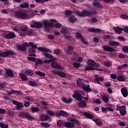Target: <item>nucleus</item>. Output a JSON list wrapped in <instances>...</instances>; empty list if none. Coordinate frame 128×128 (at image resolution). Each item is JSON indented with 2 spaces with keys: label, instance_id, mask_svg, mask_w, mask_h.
Returning a JSON list of instances; mask_svg holds the SVG:
<instances>
[{
  "label": "nucleus",
  "instance_id": "obj_1",
  "mask_svg": "<svg viewBox=\"0 0 128 128\" xmlns=\"http://www.w3.org/2000/svg\"><path fill=\"white\" fill-rule=\"evenodd\" d=\"M26 46H32V48H30L28 50L29 56H36V50H34V48H38V46L34 44V43L30 42L29 44L24 42L22 45H17L16 50H26Z\"/></svg>",
  "mask_w": 128,
  "mask_h": 128
},
{
  "label": "nucleus",
  "instance_id": "obj_2",
  "mask_svg": "<svg viewBox=\"0 0 128 128\" xmlns=\"http://www.w3.org/2000/svg\"><path fill=\"white\" fill-rule=\"evenodd\" d=\"M38 50L42 52V56H45V58H52L54 56L50 54L52 52V50H50L45 48V47H39L38 48ZM48 52L49 54H48Z\"/></svg>",
  "mask_w": 128,
  "mask_h": 128
},
{
  "label": "nucleus",
  "instance_id": "obj_3",
  "mask_svg": "<svg viewBox=\"0 0 128 128\" xmlns=\"http://www.w3.org/2000/svg\"><path fill=\"white\" fill-rule=\"evenodd\" d=\"M88 66L85 68L86 70H92L95 68H98V64H96V62L92 60H89L88 62Z\"/></svg>",
  "mask_w": 128,
  "mask_h": 128
},
{
  "label": "nucleus",
  "instance_id": "obj_4",
  "mask_svg": "<svg viewBox=\"0 0 128 128\" xmlns=\"http://www.w3.org/2000/svg\"><path fill=\"white\" fill-rule=\"evenodd\" d=\"M70 122H64V126H66V128H72L76 126V125L74 124H76V126H80V122L76 120L70 119Z\"/></svg>",
  "mask_w": 128,
  "mask_h": 128
},
{
  "label": "nucleus",
  "instance_id": "obj_5",
  "mask_svg": "<svg viewBox=\"0 0 128 128\" xmlns=\"http://www.w3.org/2000/svg\"><path fill=\"white\" fill-rule=\"evenodd\" d=\"M82 95H84V91L76 90L74 91V94L72 95V97L76 98L77 100H82Z\"/></svg>",
  "mask_w": 128,
  "mask_h": 128
},
{
  "label": "nucleus",
  "instance_id": "obj_6",
  "mask_svg": "<svg viewBox=\"0 0 128 128\" xmlns=\"http://www.w3.org/2000/svg\"><path fill=\"white\" fill-rule=\"evenodd\" d=\"M54 22H56V20H52L51 22H48V20L43 21L42 24L45 28H54Z\"/></svg>",
  "mask_w": 128,
  "mask_h": 128
},
{
  "label": "nucleus",
  "instance_id": "obj_7",
  "mask_svg": "<svg viewBox=\"0 0 128 128\" xmlns=\"http://www.w3.org/2000/svg\"><path fill=\"white\" fill-rule=\"evenodd\" d=\"M15 16L16 18H30L26 13L22 12L16 13Z\"/></svg>",
  "mask_w": 128,
  "mask_h": 128
},
{
  "label": "nucleus",
  "instance_id": "obj_8",
  "mask_svg": "<svg viewBox=\"0 0 128 128\" xmlns=\"http://www.w3.org/2000/svg\"><path fill=\"white\" fill-rule=\"evenodd\" d=\"M116 110H119L120 114L122 116H124L126 114V106H120V105H116Z\"/></svg>",
  "mask_w": 128,
  "mask_h": 128
},
{
  "label": "nucleus",
  "instance_id": "obj_9",
  "mask_svg": "<svg viewBox=\"0 0 128 128\" xmlns=\"http://www.w3.org/2000/svg\"><path fill=\"white\" fill-rule=\"evenodd\" d=\"M75 12L76 14L78 16H92V13L90 12H87L86 10H83L82 12L76 10Z\"/></svg>",
  "mask_w": 128,
  "mask_h": 128
},
{
  "label": "nucleus",
  "instance_id": "obj_10",
  "mask_svg": "<svg viewBox=\"0 0 128 128\" xmlns=\"http://www.w3.org/2000/svg\"><path fill=\"white\" fill-rule=\"evenodd\" d=\"M60 34H63L65 38H68L70 36V34L68 33V29L66 28H62L60 31Z\"/></svg>",
  "mask_w": 128,
  "mask_h": 128
},
{
  "label": "nucleus",
  "instance_id": "obj_11",
  "mask_svg": "<svg viewBox=\"0 0 128 128\" xmlns=\"http://www.w3.org/2000/svg\"><path fill=\"white\" fill-rule=\"evenodd\" d=\"M104 81L103 77H100L98 75L94 76V82L95 84H102L100 83Z\"/></svg>",
  "mask_w": 128,
  "mask_h": 128
},
{
  "label": "nucleus",
  "instance_id": "obj_12",
  "mask_svg": "<svg viewBox=\"0 0 128 128\" xmlns=\"http://www.w3.org/2000/svg\"><path fill=\"white\" fill-rule=\"evenodd\" d=\"M12 103L14 104H15L16 106V110H22V108H24V104H22L16 101L15 100H14L12 101Z\"/></svg>",
  "mask_w": 128,
  "mask_h": 128
},
{
  "label": "nucleus",
  "instance_id": "obj_13",
  "mask_svg": "<svg viewBox=\"0 0 128 128\" xmlns=\"http://www.w3.org/2000/svg\"><path fill=\"white\" fill-rule=\"evenodd\" d=\"M30 28H42V23L36 22L30 26Z\"/></svg>",
  "mask_w": 128,
  "mask_h": 128
},
{
  "label": "nucleus",
  "instance_id": "obj_14",
  "mask_svg": "<svg viewBox=\"0 0 128 128\" xmlns=\"http://www.w3.org/2000/svg\"><path fill=\"white\" fill-rule=\"evenodd\" d=\"M12 54H14V52L12 51H8L2 52L0 56H2V58H6V56H12Z\"/></svg>",
  "mask_w": 128,
  "mask_h": 128
},
{
  "label": "nucleus",
  "instance_id": "obj_15",
  "mask_svg": "<svg viewBox=\"0 0 128 128\" xmlns=\"http://www.w3.org/2000/svg\"><path fill=\"white\" fill-rule=\"evenodd\" d=\"M62 100L63 102H66V104H70L72 102V98H66L63 96L62 98Z\"/></svg>",
  "mask_w": 128,
  "mask_h": 128
},
{
  "label": "nucleus",
  "instance_id": "obj_16",
  "mask_svg": "<svg viewBox=\"0 0 128 128\" xmlns=\"http://www.w3.org/2000/svg\"><path fill=\"white\" fill-rule=\"evenodd\" d=\"M103 49L104 50H106V52H114V48L108 46H103Z\"/></svg>",
  "mask_w": 128,
  "mask_h": 128
},
{
  "label": "nucleus",
  "instance_id": "obj_17",
  "mask_svg": "<svg viewBox=\"0 0 128 128\" xmlns=\"http://www.w3.org/2000/svg\"><path fill=\"white\" fill-rule=\"evenodd\" d=\"M51 66L53 68H56L57 70H62V68L60 64H58L56 62H52L51 63Z\"/></svg>",
  "mask_w": 128,
  "mask_h": 128
},
{
  "label": "nucleus",
  "instance_id": "obj_18",
  "mask_svg": "<svg viewBox=\"0 0 128 128\" xmlns=\"http://www.w3.org/2000/svg\"><path fill=\"white\" fill-rule=\"evenodd\" d=\"M76 38H79L80 40H82V42H83L85 44H88V42L86 41H84V38L82 37V34H80L76 33Z\"/></svg>",
  "mask_w": 128,
  "mask_h": 128
},
{
  "label": "nucleus",
  "instance_id": "obj_19",
  "mask_svg": "<svg viewBox=\"0 0 128 128\" xmlns=\"http://www.w3.org/2000/svg\"><path fill=\"white\" fill-rule=\"evenodd\" d=\"M121 92H122L123 96H124V98L128 97V90L126 88H121Z\"/></svg>",
  "mask_w": 128,
  "mask_h": 128
},
{
  "label": "nucleus",
  "instance_id": "obj_20",
  "mask_svg": "<svg viewBox=\"0 0 128 128\" xmlns=\"http://www.w3.org/2000/svg\"><path fill=\"white\" fill-rule=\"evenodd\" d=\"M82 90H85L87 92H92V89L90 88V85L89 84H83V86H82Z\"/></svg>",
  "mask_w": 128,
  "mask_h": 128
},
{
  "label": "nucleus",
  "instance_id": "obj_21",
  "mask_svg": "<svg viewBox=\"0 0 128 128\" xmlns=\"http://www.w3.org/2000/svg\"><path fill=\"white\" fill-rule=\"evenodd\" d=\"M5 37L6 38L10 40V38H15L16 34H14V33L12 32H10L8 34H6Z\"/></svg>",
  "mask_w": 128,
  "mask_h": 128
},
{
  "label": "nucleus",
  "instance_id": "obj_22",
  "mask_svg": "<svg viewBox=\"0 0 128 128\" xmlns=\"http://www.w3.org/2000/svg\"><path fill=\"white\" fill-rule=\"evenodd\" d=\"M5 70L6 74H7V76H8L12 78L14 76L12 70L8 69H5Z\"/></svg>",
  "mask_w": 128,
  "mask_h": 128
},
{
  "label": "nucleus",
  "instance_id": "obj_23",
  "mask_svg": "<svg viewBox=\"0 0 128 128\" xmlns=\"http://www.w3.org/2000/svg\"><path fill=\"white\" fill-rule=\"evenodd\" d=\"M113 30H114L116 34H122V32L124 30V29L120 28V27H114Z\"/></svg>",
  "mask_w": 128,
  "mask_h": 128
},
{
  "label": "nucleus",
  "instance_id": "obj_24",
  "mask_svg": "<svg viewBox=\"0 0 128 128\" xmlns=\"http://www.w3.org/2000/svg\"><path fill=\"white\" fill-rule=\"evenodd\" d=\"M78 20L74 16L71 15L69 16V18L68 19V22H76Z\"/></svg>",
  "mask_w": 128,
  "mask_h": 128
},
{
  "label": "nucleus",
  "instance_id": "obj_25",
  "mask_svg": "<svg viewBox=\"0 0 128 128\" xmlns=\"http://www.w3.org/2000/svg\"><path fill=\"white\" fill-rule=\"evenodd\" d=\"M28 114V113L25 112H21L19 113L18 116H20V118H26Z\"/></svg>",
  "mask_w": 128,
  "mask_h": 128
},
{
  "label": "nucleus",
  "instance_id": "obj_26",
  "mask_svg": "<svg viewBox=\"0 0 128 128\" xmlns=\"http://www.w3.org/2000/svg\"><path fill=\"white\" fill-rule=\"evenodd\" d=\"M109 44L112 46H120V42L116 41L110 40L109 41Z\"/></svg>",
  "mask_w": 128,
  "mask_h": 128
},
{
  "label": "nucleus",
  "instance_id": "obj_27",
  "mask_svg": "<svg viewBox=\"0 0 128 128\" xmlns=\"http://www.w3.org/2000/svg\"><path fill=\"white\" fill-rule=\"evenodd\" d=\"M25 74L28 76H32L34 74V72L32 70H26Z\"/></svg>",
  "mask_w": 128,
  "mask_h": 128
},
{
  "label": "nucleus",
  "instance_id": "obj_28",
  "mask_svg": "<svg viewBox=\"0 0 128 128\" xmlns=\"http://www.w3.org/2000/svg\"><path fill=\"white\" fill-rule=\"evenodd\" d=\"M40 118L41 120L44 122V120H50V117L46 115H42Z\"/></svg>",
  "mask_w": 128,
  "mask_h": 128
},
{
  "label": "nucleus",
  "instance_id": "obj_29",
  "mask_svg": "<svg viewBox=\"0 0 128 128\" xmlns=\"http://www.w3.org/2000/svg\"><path fill=\"white\" fill-rule=\"evenodd\" d=\"M86 106V101H82L78 104V108H84Z\"/></svg>",
  "mask_w": 128,
  "mask_h": 128
},
{
  "label": "nucleus",
  "instance_id": "obj_30",
  "mask_svg": "<svg viewBox=\"0 0 128 128\" xmlns=\"http://www.w3.org/2000/svg\"><path fill=\"white\" fill-rule=\"evenodd\" d=\"M30 110L32 112H40V110L38 108H36V107H32L30 109Z\"/></svg>",
  "mask_w": 128,
  "mask_h": 128
},
{
  "label": "nucleus",
  "instance_id": "obj_31",
  "mask_svg": "<svg viewBox=\"0 0 128 128\" xmlns=\"http://www.w3.org/2000/svg\"><path fill=\"white\" fill-rule=\"evenodd\" d=\"M20 76L22 80H28V78H26V76L24 75V74L22 73L20 74Z\"/></svg>",
  "mask_w": 128,
  "mask_h": 128
},
{
  "label": "nucleus",
  "instance_id": "obj_32",
  "mask_svg": "<svg viewBox=\"0 0 128 128\" xmlns=\"http://www.w3.org/2000/svg\"><path fill=\"white\" fill-rule=\"evenodd\" d=\"M64 122H66L59 120L57 122V126H64Z\"/></svg>",
  "mask_w": 128,
  "mask_h": 128
},
{
  "label": "nucleus",
  "instance_id": "obj_33",
  "mask_svg": "<svg viewBox=\"0 0 128 128\" xmlns=\"http://www.w3.org/2000/svg\"><path fill=\"white\" fill-rule=\"evenodd\" d=\"M72 47L68 46L66 50V54H72Z\"/></svg>",
  "mask_w": 128,
  "mask_h": 128
},
{
  "label": "nucleus",
  "instance_id": "obj_34",
  "mask_svg": "<svg viewBox=\"0 0 128 128\" xmlns=\"http://www.w3.org/2000/svg\"><path fill=\"white\" fill-rule=\"evenodd\" d=\"M76 82L78 86H81L82 88V86L84 84V82H82V80L79 79L77 80Z\"/></svg>",
  "mask_w": 128,
  "mask_h": 128
},
{
  "label": "nucleus",
  "instance_id": "obj_35",
  "mask_svg": "<svg viewBox=\"0 0 128 128\" xmlns=\"http://www.w3.org/2000/svg\"><path fill=\"white\" fill-rule=\"evenodd\" d=\"M28 84L30 86H38V84L35 81H29Z\"/></svg>",
  "mask_w": 128,
  "mask_h": 128
},
{
  "label": "nucleus",
  "instance_id": "obj_36",
  "mask_svg": "<svg viewBox=\"0 0 128 128\" xmlns=\"http://www.w3.org/2000/svg\"><path fill=\"white\" fill-rule=\"evenodd\" d=\"M48 106V104H46V102L42 101L40 102V106L41 108H46V106Z\"/></svg>",
  "mask_w": 128,
  "mask_h": 128
},
{
  "label": "nucleus",
  "instance_id": "obj_37",
  "mask_svg": "<svg viewBox=\"0 0 128 128\" xmlns=\"http://www.w3.org/2000/svg\"><path fill=\"white\" fill-rule=\"evenodd\" d=\"M117 80L118 82H124V80H126V77L122 76H120L118 78Z\"/></svg>",
  "mask_w": 128,
  "mask_h": 128
},
{
  "label": "nucleus",
  "instance_id": "obj_38",
  "mask_svg": "<svg viewBox=\"0 0 128 128\" xmlns=\"http://www.w3.org/2000/svg\"><path fill=\"white\" fill-rule=\"evenodd\" d=\"M60 114L62 116H68V114L64 110H60Z\"/></svg>",
  "mask_w": 128,
  "mask_h": 128
},
{
  "label": "nucleus",
  "instance_id": "obj_39",
  "mask_svg": "<svg viewBox=\"0 0 128 128\" xmlns=\"http://www.w3.org/2000/svg\"><path fill=\"white\" fill-rule=\"evenodd\" d=\"M102 100L104 102H108V96L106 95L102 96Z\"/></svg>",
  "mask_w": 128,
  "mask_h": 128
},
{
  "label": "nucleus",
  "instance_id": "obj_40",
  "mask_svg": "<svg viewBox=\"0 0 128 128\" xmlns=\"http://www.w3.org/2000/svg\"><path fill=\"white\" fill-rule=\"evenodd\" d=\"M72 14V12L69 10H65L64 12V14L66 16H68L70 14Z\"/></svg>",
  "mask_w": 128,
  "mask_h": 128
},
{
  "label": "nucleus",
  "instance_id": "obj_41",
  "mask_svg": "<svg viewBox=\"0 0 128 128\" xmlns=\"http://www.w3.org/2000/svg\"><path fill=\"white\" fill-rule=\"evenodd\" d=\"M84 116L86 118H94V116L88 113H84Z\"/></svg>",
  "mask_w": 128,
  "mask_h": 128
},
{
  "label": "nucleus",
  "instance_id": "obj_42",
  "mask_svg": "<svg viewBox=\"0 0 128 128\" xmlns=\"http://www.w3.org/2000/svg\"><path fill=\"white\" fill-rule=\"evenodd\" d=\"M20 8H28V3H24L20 5Z\"/></svg>",
  "mask_w": 128,
  "mask_h": 128
},
{
  "label": "nucleus",
  "instance_id": "obj_43",
  "mask_svg": "<svg viewBox=\"0 0 128 128\" xmlns=\"http://www.w3.org/2000/svg\"><path fill=\"white\" fill-rule=\"evenodd\" d=\"M124 68H128V65L127 64H124L123 65L121 66H118V69L119 70H124Z\"/></svg>",
  "mask_w": 128,
  "mask_h": 128
},
{
  "label": "nucleus",
  "instance_id": "obj_44",
  "mask_svg": "<svg viewBox=\"0 0 128 128\" xmlns=\"http://www.w3.org/2000/svg\"><path fill=\"white\" fill-rule=\"evenodd\" d=\"M94 122L97 124V126H101L102 122L100 119H95L94 120Z\"/></svg>",
  "mask_w": 128,
  "mask_h": 128
},
{
  "label": "nucleus",
  "instance_id": "obj_45",
  "mask_svg": "<svg viewBox=\"0 0 128 128\" xmlns=\"http://www.w3.org/2000/svg\"><path fill=\"white\" fill-rule=\"evenodd\" d=\"M92 4L94 6H96V8H98V6H100V2L94 1L92 2Z\"/></svg>",
  "mask_w": 128,
  "mask_h": 128
},
{
  "label": "nucleus",
  "instance_id": "obj_46",
  "mask_svg": "<svg viewBox=\"0 0 128 128\" xmlns=\"http://www.w3.org/2000/svg\"><path fill=\"white\" fill-rule=\"evenodd\" d=\"M35 74H38V76H46V74L44 73L40 72V71L36 72Z\"/></svg>",
  "mask_w": 128,
  "mask_h": 128
},
{
  "label": "nucleus",
  "instance_id": "obj_47",
  "mask_svg": "<svg viewBox=\"0 0 128 128\" xmlns=\"http://www.w3.org/2000/svg\"><path fill=\"white\" fill-rule=\"evenodd\" d=\"M41 126H44V128H50V124L46 122H41Z\"/></svg>",
  "mask_w": 128,
  "mask_h": 128
},
{
  "label": "nucleus",
  "instance_id": "obj_48",
  "mask_svg": "<svg viewBox=\"0 0 128 128\" xmlns=\"http://www.w3.org/2000/svg\"><path fill=\"white\" fill-rule=\"evenodd\" d=\"M58 76H61V78H64L66 77V74L64 72L59 71Z\"/></svg>",
  "mask_w": 128,
  "mask_h": 128
},
{
  "label": "nucleus",
  "instance_id": "obj_49",
  "mask_svg": "<svg viewBox=\"0 0 128 128\" xmlns=\"http://www.w3.org/2000/svg\"><path fill=\"white\" fill-rule=\"evenodd\" d=\"M35 62H36V64H44V62H42V60L40 59H37Z\"/></svg>",
  "mask_w": 128,
  "mask_h": 128
},
{
  "label": "nucleus",
  "instance_id": "obj_50",
  "mask_svg": "<svg viewBox=\"0 0 128 128\" xmlns=\"http://www.w3.org/2000/svg\"><path fill=\"white\" fill-rule=\"evenodd\" d=\"M60 71L57 70H52L51 71V74H54V76H56L58 74V72Z\"/></svg>",
  "mask_w": 128,
  "mask_h": 128
},
{
  "label": "nucleus",
  "instance_id": "obj_51",
  "mask_svg": "<svg viewBox=\"0 0 128 128\" xmlns=\"http://www.w3.org/2000/svg\"><path fill=\"white\" fill-rule=\"evenodd\" d=\"M104 64L106 66H112V62L110 61H107L104 62Z\"/></svg>",
  "mask_w": 128,
  "mask_h": 128
},
{
  "label": "nucleus",
  "instance_id": "obj_52",
  "mask_svg": "<svg viewBox=\"0 0 128 128\" xmlns=\"http://www.w3.org/2000/svg\"><path fill=\"white\" fill-rule=\"evenodd\" d=\"M124 52H127L128 54V46H124L122 48Z\"/></svg>",
  "mask_w": 128,
  "mask_h": 128
},
{
  "label": "nucleus",
  "instance_id": "obj_53",
  "mask_svg": "<svg viewBox=\"0 0 128 128\" xmlns=\"http://www.w3.org/2000/svg\"><path fill=\"white\" fill-rule=\"evenodd\" d=\"M26 118H28L30 120H34V118L30 114L28 113V114L27 116V117H26Z\"/></svg>",
  "mask_w": 128,
  "mask_h": 128
},
{
  "label": "nucleus",
  "instance_id": "obj_54",
  "mask_svg": "<svg viewBox=\"0 0 128 128\" xmlns=\"http://www.w3.org/2000/svg\"><path fill=\"white\" fill-rule=\"evenodd\" d=\"M0 126L1 128H8V124H4L2 123H0Z\"/></svg>",
  "mask_w": 128,
  "mask_h": 128
},
{
  "label": "nucleus",
  "instance_id": "obj_55",
  "mask_svg": "<svg viewBox=\"0 0 128 128\" xmlns=\"http://www.w3.org/2000/svg\"><path fill=\"white\" fill-rule=\"evenodd\" d=\"M1 1L5 6H8V0H1Z\"/></svg>",
  "mask_w": 128,
  "mask_h": 128
},
{
  "label": "nucleus",
  "instance_id": "obj_56",
  "mask_svg": "<svg viewBox=\"0 0 128 128\" xmlns=\"http://www.w3.org/2000/svg\"><path fill=\"white\" fill-rule=\"evenodd\" d=\"M118 40H122V42H124L125 40V38L124 37L122 36H118Z\"/></svg>",
  "mask_w": 128,
  "mask_h": 128
},
{
  "label": "nucleus",
  "instance_id": "obj_57",
  "mask_svg": "<svg viewBox=\"0 0 128 128\" xmlns=\"http://www.w3.org/2000/svg\"><path fill=\"white\" fill-rule=\"evenodd\" d=\"M80 63L75 62L74 64V66L76 68H78L80 66Z\"/></svg>",
  "mask_w": 128,
  "mask_h": 128
},
{
  "label": "nucleus",
  "instance_id": "obj_58",
  "mask_svg": "<svg viewBox=\"0 0 128 128\" xmlns=\"http://www.w3.org/2000/svg\"><path fill=\"white\" fill-rule=\"evenodd\" d=\"M94 104H100V100L99 99H96L94 100Z\"/></svg>",
  "mask_w": 128,
  "mask_h": 128
},
{
  "label": "nucleus",
  "instance_id": "obj_59",
  "mask_svg": "<svg viewBox=\"0 0 128 128\" xmlns=\"http://www.w3.org/2000/svg\"><path fill=\"white\" fill-rule=\"evenodd\" d=\"M7 94L9 96H12V94H14V90H12L11 91H8L7 92Z\"/></svg>",
  "mask_w": 128,
  "mask_h": 128
},
{
  "label": "nucleus",
  "instance_id": "obj_60",
  "mask_svg": "<svg viewBox=\"0 0 128 128\" xmlns=\"http://www.w3.org/2000/svg\"><path fill=\"white\" fill-rule=\"evenodd\" d=\"M120 18H124L125 20H128V16L124 14L120 15Z\"/></svg>",
  "mask_w": 128,
  "mask_h": 128
},
{
  "label": "nucleus",
  "instance_id": "obj_61",
  "mask_svg": "<svg viewBox=\"0 0 128 128\" xmlns=\"http://www.w3.org/2000/svg\"><path fill=\"white\" fill-rule=\"evenodd\" d=\"M28 60H31L32 62H36V58H34V57H28Z\"/></svg>",
  "mask_w": 128,
  "mask_h": 128
},
{
  "label": "nucleus",
  "instance_id": "obj_62",
  "mask_svg": "<svg viewBox=\"0 0 128 128\" xmlns=\"http://www.w3.org/2000/svg\"><path fill=\"white\" fill-rule=\"evenodd\" d=\"M20 30H22V32H26V30H28V27H22V28H20Z\"/></svg>",
  "mask_w": 128,
  "mask_h": 128
},
{
  "label": "nucleus",
  "instance_id": "obj_63",
  "mask_svg": "<svg viewBox=\"0 0 128 128\" xmlns=\"http://www.w3.org/2000/svg\"><path fill=\"white\" fill-rule=\"evenodd\" d=\"M26 98L28 100H29V102H32V100H34V99L28 96H26Z\"/></svg>",
  "mask_w": 128,
  "mask_h": 128
},
{
  "label": "nucleus",
  "instance_id": "obj_64",
  "mask_svg": "<svg viewBox=\"0 0 128 128\" xmlns=\"http://www.w3.org/2000/svg\"><path fill=\"white\" fill-rule=\"evenodd\" d=\"M48 2V0H36V2Z\"/></svg>",
  "mask_w": 128,
  "mask_h": 128
}]
</instances>
